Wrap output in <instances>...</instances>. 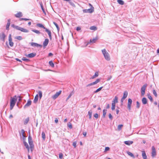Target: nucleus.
Listing matches in <instances>:
<instances>
[{
  "label": "nucleus",
  "mask_w": 159,
  "mask_h": 159,
  "mask_svg": "<svg viewBox=\"0 0 159 159\" xmlns=\"http://www.w3.org/2000/svg\"><path fill=\"white\" fill-rule=\"evenodd\" d=\"M102 52L105 59L107 61H110L111 57L109 53L105 49L102 50Z\"/></svg>",
  "instance_id": "1"
},
{
  "label": "nucleus",
  "mask_w": 159,
  "mask_h": 159,
  "mask_svg": "<svg viewBox=\"0 0 159 159\" xmlns=\"http://www.w3.org/2000/svg\"><path fill=\"white\" fill-rule=\"evenodd\" d=\"M16 101V96H14L13 98H11L10 101V109L12 110L15 106Z\"/></svg>",
  "instance_id": "2"
},
{
  "label": "nucleus",
  "mask_w": 159,
  "mask_h": 159,
  "mask_svg": "<svg viewBox=\"0 0 159 159\" xmlns=\"http://www.w3.org/2000/svg\"><path fill=\"white\" fill-rule=\"evenodd\" d=\"M147 84H145L143 85V86L141 88V96H143L145 94V90L147 88Z\"/></svg>",
  "instance_id": "3"
},
{
  "label": "nucleus",
  "mask_w": 159,
  "mask_h": 159,
  "mask_svg": "<svg viewBox=\"0 0 159 159\" xmlns=\"http://www.w3.org/2000/svg\"><path fill=\"white\" fill-rule=\"evenodd\" d=\"M152 158H154L157 155L155 148L154 146H152Z\"/></svg>",
  "instance_id": "4"
},
{
  "label": "nucleus",
  "mask_w": 159,
  "mask_h": 159,
  "mask_svg": "<svg viewBox=\"0 0 159 159\" xmlns=\"http://www.w3.org/2000/svg\"><path fill=\"white\" fill-rule=\"evenodd\" d=\"M8 41L10 46L11 47H13L14 45V43L12 41L11 34H10L9 35Z\"/></svg>",
  "instance_id": "5"
},
{
  "label": "nucleus",
  "mask_w": 159,
  "mask_h": 159,
  "mask_svg": "<svg viewBox=\"0 0 159 159\" xmlns=\"http://www.w3.org/2000/svg\"><path fill=\"white\" fill-rule=\"evenodd\" d=\"M6 35L4 32H2L0 34V40L4 42L5 40Z\"/></svg>",
  "instance_id": "6"
},
{
  "label": "nucleus",
  "mask_w": 159,
  "mask_h": 159,
  "mask_svg": "<svg viewBox=\"0 0 159 159\" xmlns=\"http://www.w3.org/2000/svg\"><path fill=\"white\" fill-rule=\"evenodd\" d=\"M61 91H59V92H57L52 97V98L54 99H56L58 96L61 94Z\"/></svg>",
  "instance_id": "7"
},
{
  "label": "nucleus",
  "mask_w": 159,
  "mask_h": 159,
  "mask_svg": "<svg viewBox=\"0 0 159 159\" xmlns=\"http://www.w3.org/2000/svg\"><path fill=\"white\" fill-rule=\"evenodd\" d=\"M132 103V100L130 98H129L128 99V109L129 110L131 109V105Z\"/></svg>",
  "instance_id": "8"
},
{
  "label": "nucleus",
  "mask_w": 159,
  "mask_h": 159,
  "mask_svg": "<svg viewBox=\"0 0 159 159\" xmlns=\"http://www.w3.org/2000/svg\"><path fill=\"white\" fill-rule=\"evenodd\" d=\"M94 11V9H84L83 10V12L84 13H92Z\"/></svg>",
  "instance_id": "9"
},
{
  "label": "nucleus",
  "mask_w": 159,
  "mask_h": 159,
  "mask_svg": "<svg viewBox=\"0 0 159 159\" xmlns=\"http://www.w3.org/2000/svg\"><path fill=\"white\" fill-rule=\"evenodd\" d=\"M44 29L45 30L46 32L48 34L50 39L51 40L52 39V37L51 31L48 29L46 28H45Z\"/></svg>",
  "instance_id": "10"
},
{
  "label": "nucleus",
  "mask_w": 159,
  "mask_h": 159,
  "mask_svg": "<svg viewBox=\"0 0 159 159\" xmlns=\"http://www.w3.org/2000/svg\"><path fill=\"white\" fill-rule=\"evenodd\" d=\"M98 38L97 37L93 39H90V42H88L86 44V46L87 45H88L89 43H95L96 42V41L97 40Z\"/></svg>",
  "instance_id": "11"
},
{
  "label": "nucleus",
  "mask_w": 159,
  "mask_h": 159,
  "mask_svg": "<svg viewBox=\"0 0 159 159\" xmlns=\"http://www.w3.org/2000/svg\"><path fill=\"white\" fill-rule=\"evenodd\" d=\"M36 55V53H32L26 55L25 56L29 58H32L35 57Z\"/></svg>",
  "instance_id": "12"
},
{
  "label": "nucleus",
  "mask_w": 159,
  "mask_h": 159,
  "mask_svg": "<svg viewBox=\"0 0 159 159\" xmlns=\"http://www.w3.org/2000/svg\"><path fill=\"white\" fill-rule=\"evenodd\" d=\"M49 42V40L48 39H46L43 42V44L44 47H45L48 44Z\"/></svg>",
  "instance_id": "13"
},
{
  "label": "nucleus",
  "mask_w": 159,
  "mask_h": 159,
  "mask_svg": "<svg viewBox=\"0 0 159 159\" xmlns=\"http://www.w3.org/2000/svg\"><path fill=\"white\" fill-rule=\"evenodd\" d=\"M30 44L33 47H41L42 46L41 45L32 42L30 43Z\"/></svg>",
  "instance_id": "14"
},
{
  "label": "nucleus",
  "mask_w": 159,
  "mask_h": 159,
  "mask_svg": "<svg viewBox=\"0 0 159 159\" xmlns=\"http://www.w3.org/2000/svg\"><path fill=\"white\" fill-rule=\"evenodd\" d=\"M31 101L30 100H28L27 101V103L24 106V108H26V107H28L29 106H30L31 104Z\"/></svg>",
  "instance_id": "15"
},
{
  "label": "nucleus",
  "mask_w": 159,
  "mask_h": 159,
  "mask_svg": "<svg viewBox=\"0 0 159 159\" xmlns=\"http://www.w3.org/2000/svg\"><path fill=\"white\" fill-rule=\"evenodd\" d=\"M15 16L16 17L19 18L22 17V14L21 12H19L17 14L15 15Z\"/></svg>",
  "instance_id": "16"
},
{
  "label": "nucleus",
  "mask_w": 159,
  "mask_h": 159,
  "mask_svg": "<svg viewBox=\"0 0 159 159\" xmlns=\"http://www.w3.org/2000/svg\"><path fill=\"white\" fill-rule=\"evenodd\" d=\"M28 142L30 145L33 144V142L32 140V138L30 136L28 137Z\"/></svg>",
  "instance_id": "17"
},
{
  "label": "nucleus",
  "mask_w": 159,
  "mask_h": 159,
  "mask_svg": "<svg viewBox=\"0 0 159 159\" xmlns=\"http://www.w3.org/2000/svg\"><path fill=\"white\" fill-rule=\"evenodd\" d=\"M133 143V141H127L124 142L125 144L128 145H130L132 144Z\"/></svg>",
  "instance_id": "18"
},
{
  "label": "nucleus",
  "mask_w": 159,
  "mask_h": 159,
  "mask_svg": "<svg viewBox=\"0 0 159 159\" xmlns=\"http://www.w3.org/2000/svg\"><path fill=\"white\" fill-rule=\"evenodd\" d=\"M12 26L14 28L16 29L17 30L20 31V30L21 29V27H19L18 26H16L14 25H12Z\"/></svg>",
  "instance_id": "19"
},
{
  "label": "nucleus",
  "mask_w": 159,
  "mask_h": 159,
  "mask_svg": "<svg viewBox=\"0 0 159 159\" xmlns=\"http://www.w3.org/2000/svg\"><path fill=\"white\" fill-rule=\"evenodd\" d=\"M142 156L143 159H147V156L144 151H142Z\"/></svg>",
  "instance_id": "20"
},
{
  "label": "nucleus",
  "mask_w": 159,
  "mask_h": 159,
  "mask_svg": "<svg viewBox=\"0 0 159 159\" xmlns=\"http://www.w3.org/2000/svg\"><path fill=\"white\" fill-rule=\"evenodd\" d=\"M142 103L143 104H146L147 103V100L145 98H143L142 100Z\"/></svg>",
  "instance_id": "21"
},
{
  "label": "nucleus",
  "mask_w": 159,
  "mask_h": 159,
  "mask_svg": "<svg viewBox=\"0 0 159 159\" xmlns=\"http://www.w3.org/2000/svg\"><path fill=\"white\" fill-rule=\"evenodd\" d=\"M24 144L26 148L28 149V151L29 152L30 148L27 143L25 141H24Z\"/></svg>",
  "instance_id": "22"
},
{
  "label": "nucleus",
  "mask_w": 159,
  "mask_h": 159,
  "mask_svg": "<svg viewBox=\"0 0 159 159\" xmlns=\"http://www.w3.org/2000/svg\"><path fill=\"white\" fill-rule=\"evenodd\" d=\"M128 93L127 91H125L123 93V96L122 98L125 99L128 96Z\"/></svg>",
  "instance_id": "23"
},
{
  "label": "nucleus",
  "mask_w": 159,
  "mask_h": 159,
  "mask_svg": "<svg viewBox=\"0 0 159 159\" xmlns=\"http://www.w3.org/2000/svg\"><path fill=\"white\" fill-rule=\"evenodd\" d=\"M118 102V97L115 96L113 100L112 101V103L116 104Z\"/></svg>",
  "instance_id": "24"
},
{
  "label": "nucleus",
  "mask_w": 159,
  "mask_h": 159,
  "mask_svg": "<svg viewBox=\"0 0 159 159\" xmlns=\"http://www.w3.org/2000/svg\"><path fill=\"white\" fill-rule=\"evenodd\" d=\"M38 94H37L36 96L35 97L34 100V102L35 103L37 102L38 100Z\"/></svg>",
  "instance_id": "25"
},
{
  "label": "nucleus",
  "mask_w": 159,
  "mask_h": 159,
  "mask_svg": "<svg viewBox=\"0 0 159 159\" xmlns=\"http://www.w3.org/2000/svg\"><path fill=\"white\" fill-rule=\"evenodd\" d=\"M32 31L33 32L35 33H36L37 34H41V33L39 31L37 30H32Z\"/></svg>",
  "instance_id": "26"
},
{
  "label": "nucleus",
  "mask_w": 159,
  "mask_h": 159,
  "mask_svg": "<svg viewBox=\"0 0 159 159\" xmlns=\"http://www.w3.org/2000/svg\"><path fill=\"white\" fill-rule=\"evenodd\" d=\"M20 31L25 33H28L29 32L28 30L22 27L20 30Z\"/></svg>",
  "instance_id": "27"
},
{
  "label": "nucleus",
  "mask_w": 159,
  "mask_h": 159,
  "mask_svg": "<svg viewBox=\"0 0 159 159\" xmlns=\"http://www.w3.org/2000/svg\"><path fill=\"white\" fill-rule=\"evenodd\" d=\"M73 93H74L73 92H72L70 93V94L68 96L66 100V101H67V100L71 97L73 94Z\"/></svg>",
  "instance_id": "28"
},
{
  "label": "nucleus",
  "mask_w": 159,
  "mask_h": 159,
  "mask_svg": "<svg viewBox=\"0 0 159 159\" xmlns=\"http://www.w3.org/2000/svg\"><path fill=\"white\" fill-rule=\"evenodd\" d=\"M117 1L119 4L121 5H123L124 3V2L122 0H117Z\"/></svg>",
  "instance_id": "29"
},
{
  "label": "nucleus",
  "mask_w": 159,
  "mask_h": 159,
  "mask_svg": "<svg viewBox=\"0 0 159 159\" xmlns=\"http://www.w3.org/2000/svg\"><path fill=\"white\" fill-rule=\"evenodd\" d=\"M127 154L130 157H133V158L134 157V155L131 152L128 151L127 152Z\"/></svg>",
  "instance_id": "30"
},
{
  "label": "nucleus",
  "mask_w": 159,
  "mask_h": 159,
  "mask_svg": "<svg viewBox=\"0 0 159 159\" xmlns=\"http://www.w3.org/2000/svg\"><path fill=\"white\" fill-rule=\"evenodd\" d=\"M37 25L39 27H41V28H42L43 29H45V27L42 24H37Z\"/></svg>",
  "instance_id": "31"
},
{
  "label": "nucleus",
  "mask_w": 159,
  "mask_h": 159,
  "mask_svg": "<svg viewBox=\"0 0 159 159\" xmlns=\"http://www.w3.org/2000/svg\"><path fill=\"white\" fill-rule=\"evenodd\" d=\"M29 120V118H27L26 119H25L24 121V124L25 125H26L27 124Z\"/></svg>",
  "instance_id": "32"
},
{
  "label": "nucleus",
  "mask_w": 159,
  "mask_h": 159,
  "mask_svg": "<svg viewBox=\"0 0 159 159\" xmlns=\"http://www.w3.org/2000/svg\"><path fill=\"white\" fill-rule=\"evenodd\" d=\"M15 39L19 40H21L22 39V38L21 36H17L15 37Z\"/></svg>",
  "instance_id": "33"
},
{
  "label": "nucleus",
  "mask_w": 159,
  "mask_h": 159,
  "mask_svg": "<svg viewBox=\"0 0 159 159\" xmlns=\"http://www.w3.org/2000/svg\"><path fill=\"white\" fill-rule=\"evenodd\" d=\"M97 83H96V82L95 81L93 82V83H91L89 84H88L87 85V87H89V86H92V85H95V84H96Z\"/></svg>",
  "instance_id": "34"
},
{
  "label": "nucleus",
  "mask_w": 159,
  "mask_h": 159,
  "mask_svg": "<svg viewBox=\"0 0 159 159\" xmlns=\"http://www.w3.org/2000/svg\"><path fill=\"white\" fill-rule=\"evenodd\" d=\"M92 111L90 110L89 111L88 115H89V118L90 119H91V118L92 116Z\"/></svg>",
  "instance_id": "35"
},
{
  "label": "nucleus",
  "mask_w": 159,
  "mask_h": 159,
  "mask_svg": "<svg viewBox=\"0 0 159 159\" xmlns=\"http://www.w3.org/2000/svg\"><path fill=\"white\" fill-rule=\"evenodd\" d=\"M90 29L91 30H97V28L95 26H91L90 27Z\"/></svg>",
  "instance_id": "36"
},
{
  "label": "nucleus",
  "mask_w": 159,
  "mask_h": 159,
  "mask_svg": "<svg viewBox=\"0 0 159 159\" xmlns=\"http://www.w3.org/2000/svg\"><path fill=\"white\" fill-rule=\"evenodd\" d=\"M98 75V72H96L95 73V74L92 77V78H94L96 77H97Z\"/></svg>",
  "instance_id": "37"
},
{
  "label": "nucleus",
  "mask_w": 159,
  "mask_h": 159,
  "mask_svg": "<svg viewBox=\"0 0 159 159\" xmlns=\"http://www.w3.org/2000/svg\"><path fill=\"white\" fill-rule=\"evenodd\" d=\"M49 65L52 67H54V65L52 61H50L49 62Z\"/></svg>",
  "instance_id": "38"
},
{
  "label": "nucleus",
  "mask_w": 159,
  "mask_h": 159,
  "mask_svg": "<svg viewBox=\"0 0 159 159\" xmlns=\"http://www.w3.org/2000/svg\"><path fill=\"white\" fill-rule=\"evenodd\" d=\"M53 24L55 25V26H56L57 29L58 31L59 30V27L58 25L55 22H53Z\"/></svg>",
  "instance_id": "39"
},
{
  "label": "nucleus",
  "mask_w": 159,
  "mask_h": 159,
  "mask_svg": "<svg viewBox=\"0 0 159 159\" xmlns=\"http://www.w3.org/2000/svg\"><path fill=\"white\" fill-rule=\"evenodd\" d=\"M123 126V125H120L118 126V129L119 131H120L121 130L122 127Z\"/></svg>",
  "instance_id": "40"
},
{
  "label": "nucleus",
  "mask_w": 159,
  "mask_h": 159,
  "mask_svg": "<svg viewBox=\"0 0 159 159\" xmlns=\"http://www.w3.org/2000/svg\"><path fill=\"white\" fill-rule=\"evenodd\" d=\"M107 113V110L104 109L103 111V116L105 117Z\"/></svg>",
  "instance_id": "41"
},
{
  "label": "nucleus",
  "mask_w": 159,
  "mask_h": 159,
  "mask_svg": "<svg viewBox=\"0 0 159 159\" xmlns=\"http://www.w3.org/2000/svg\"><path fill=\"white\" fill-rule=\"evenodd\" d=\"M116 106V104L112 103V107H111V109L112 110H113L115 109Z\"/></svg>",
  "instance_id": "42"
},
{
  "label": "nucleus",
  "mask_w": 159,
  "mask_h": 159,
  "mask_svg": "<svg viewBox=\"0 0 159 159\" xmlns=\"http://www.w3.org/2000/svg\"><path fill=\"white\" fill-rule=\"evenodd\" d=\"M147 96H148V98L150 100V101H152V97L150 95V94H147Z\"/></svg>",
  "instance_id": "43"
},
{
  "label": "nucleus",
  "mask_w": 159,
  "mask_h": 159,
  "mask_svg": "<svg viewBox=\"0 0 159 159\" xmlns=\"http://www.w3.org/2000/svg\"><path fill=\"white\" fill-rule=\"evenodd\" d=\"M42 137L43 140H44L45 139V135L44 132H43L42 133Z\"/></svg>",
  "instance_id": "44"
},
{
  "label": "nucleus",
  "mask_w": 159,
  "mask_h": 159,
  "mask_svg": "<svg viewBox=\"0 0 159 159\" xmlns=\"http://www.w3.org/2000/svg\"><path fill=\"white\" fill-rule=\"evenodd\" d=\"M102 88H103L102 87H101L97 89L94 92L95 93H98L99 91H100L102 89Z\"/></svg>",
  "instance_id": "45"
},
{
  "label": "nucleus",
  "mask_w": 159,
  "mask_h": 159,
  "mask_svg": "<svg viewBox=\"0 0 159 159\" xmlns=\"http://www.w3.org/2000/svg\"><path fill=\"white\" fill-rule=\"evenodd\" d=\"M69 3L72 7H75V4H74V3L73 2H71V1H70V2H69Z\"/></svg>",
  "instance_id": "46"
},
{
  "label": "nucleus",
  "mask_w": 159,
  "mask_h": 159,
  "mask_svg": "<svg viewBox=\"0 0 159 159\" xmlns=\"http://www.w3.org/2000/svg\"><path fill=\"white\" fill-rule=\"evenodd\" d=\"M68 126L70 129L72 128V125L71 123L69 122L67 124Z\"/></svg>",
  "instance_id": "47"
},
{
  "label": "nucleus",
  "mask_w": 159,
  "mask_h": 159,
  "mask_svg": "<svg viewBox=\"0 0 159 159\" xmlns=\"http://www.w3.org/2000/svg\"><path fill=\"white\" fill-rule=\"evenodd\" d=\"M38 93L39 96V98H41L42 96V92L40 91H39Z\"/></svg>",
  "instance_id": "48"
},
{
  "label": "nucleus",
  "mask_w": 159,
  "mask_h": 159,
  "mask_svg": "<svg viewBox=\"0 0 159 159\" xmlns=\"http://www.w3.org/2000/svg\"><path fill=\"white\" fill-rule=\"evenodd\" d=\"M110 150V148L108 147H106L105 148V149L104 151V152H105L107 151H109Z\"/></svg>",
  "instance_id": "49"
},
{
  "label": "nucleus",
  "mask_w": 159,
  "mask_h": 159,
  "mask_svg": "<svg viewBox=\"0 0 159 159\" xmlns=\"http://www.w3.org/2000/svg\"><path fill=\"white\" fill-rule=\"evenodd\" d=\"M153 93L154 95L156 97H157V92L155 90H153Z\"/></svg>",
  "instance_id": "50"
},
{
  "label": "nucleus",
  "mask_w": 159,
  "mask_h": 159,
  "mask_svg": "<svg viewBox=\"0 0 159 159\" xmlns=\"http://www.w3.org/2000/svg\"><path fill=\"white\" fill-rule=\"evenodd\" d=\"M136 107L138 108L140 107V103L138 101L136 102Z\"/></svg>",
  "instance_id": "51"
},
{
  "label": "nucleus",
  "mask_w": 159,
  "mask_h": 159,
  "mask_svg": "<svg viewBox=\"0 0 159 159\" xmlns=\"http://www.w3.org/2000/svg\"><path fill=\"white\" fill-rule=\"evenodd\" d=\"M22 60L23 61H29V60L26 58L25 57H23L22 58Z\"/></svg>",
  "instance_id": "52"
},
{
  "label": "nucleus",
  "mask_w": 159,
  "mask_h": 159,
  "mask_svg": "<svg viewBox=\"0 0 159 159\" xmlns=\"http://www.w3.org/2000/svg\"><path fill=\"white\" fill-rule=\"evenodd\" d=\"M10 23H7V26H6V29L7 30H8L9 29V27L10 26Z\"/></svg>",
  "instance_id": "53"
},
{
  "label": "nucleus",
  "mask_w": 159,
  "mask_h": 159,
  "mask_svg": "<svg viewBox=\"0 0 159 159\" xmlns=\"http://www.w3.org/2000/svg\"><path fill=\"white\" fill-rule=\"evenodd\" d=\"M41 7L42 9L43 12L45 14H46V12H45V10H44V9L43 8V5H41Z\"/></svg>",
  "instance_id": "54"
},
{
  "label": "nucleus",
  "mask_w": 159,
  "mask_h": 159,
  "mask_svg": "<svg viewBox=\"0 0 159 159\" xmlns=\"http://www.w3.org/2000/svg\"><path fill=\"white\" fill-rule=\"evenodd\" d=\"M30 148L31 149V151H32L33 150V149L34 145L33 144H32V145H30Z\"/></svg>",
  "instance_id": "55"
},
{
  "label": "nucleus",
  "mask_w": 159,
  "mask_h": 159,
  "mask_svg": "<svg viewBox=\"0 0 159 159\" xmlns=\"http://www.w3.org/2000/svg\"><path fill=\"white\" fill-rule=\"evenodd\" d=\"M112 76L111 75H110L108 76L107 80L109 81L110 80V79L112 78Z\"/></svg>",
  "instance_id": "56"
},
{
  "label": "nucleus",
  "mask_w": 159,
  "mask_h": 159,
  "mask_svg": "<svg viewBox=\"0 0 159 159\" xmlns=\"http://www.w3.org/2000/svg\"><path fill=\"white\" fill-rule=\"evenodd\" d=\"M59 157L60 159H62L63 157V154L62 153H60L59 154Z\"/></svg>",
  "instance_id": "57"
},
{
  "label": "nucleus",
  "mask_w": 159,
  "mask_h": 159,
  "mask_svg": "<svg viewBox=\"0 0 159 159\" xmlns=\"http://www.w3.org/2000/svg\"><path fill=\"white\" fill-rule=\"evenodd\" d=\"M94 116L96 118H98V115L97 113H96L94 115Z\"/></svg>",
  "instance_id": "58"
},
{
  "label": "nucleus",
  "mask_w": 159,
  "mask_h": 159,
  "mask_svg": "<svg viewBox=\"0 0 159 159\" xmlns=\"http://www.w3.org/2000/svg\"><path fill=\"white\" fill-rule=\"evenodd\" d=\"M73 145L74 147V148H76V142H74L73 143Z\"/></svg>",
  "instance_id": "59"
},
{
  "label": "nucleus",
  "mask_w": 159,
  "mask_h": 159,
  "mask_svg": "<svg viewBox=\"0 0 159 159\" xmlns=\"http://www.w3.org/2000/svg\"><path fill=\"white\" fill-rule=\"evenodd\" d=\"M109 117L111 120H112V116L110 113L109 114Z\"/></svg>",
  "instance_id": "60"
},
{
  "label": "nucleus",
  "mask_w": 159,
  "mask_h": 159,
  "mask_svg": "<svg viewBox=\"0 0 159 159\" xmlns=\"http://www.w3.org/2000/svg\"><path fill=\"white\" fill-rule=\"evenodd\" d=\"M100 80H101L100 79H98L96 80L95 82H96V83L97 84L100 81Z\"/></svg>",
  "instance_id": "61"
},
{
  "label": "nucleus",
  "mask_w": 159,
  "mask_h": 159,
  "mask_svg": "<svg viewBox=\"0 0 159 159\" xmlns=\"http://www.w3.org/2000/svg\"><path fill=\"white\" fill-rule=\"evenodd\" d=\"M81 30V28L80 27H77V28H76V30L77 31H79V30Z\"/></svg>",
  "instance_id": "62"
},
{
  "label": "nucleus",
  "mask_w": 159,
  "mask_h": 159,
  "mask_svg": "<svg viewBox=\"0 0 159 159\" xmlns=\"http://www.w3.org/2000/svg\"><path fill=\"white\" fill-rule=\"evenodd\" d=\"M89 5L91 7V9H94V7L90 3H89Z\"/></svg>",
  "instance_id": "63"
},
{
  "label": "nucleus",
  "mask_w": 159,
  "mask_h": 159,
  "mask_svg": "<svg viewBox=\"0 0 159 159\" xmlns=\"http://www.w3.org/2000/svg\"><path fill=\"white\" fill-rule=\"evenodd\" d=\"M55 122L56 123H57L58 122V120L57 118H56L55 120Z\"/></svg>",
  "instance_id": "64"
}]
</instances>
